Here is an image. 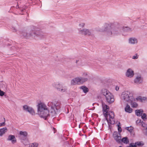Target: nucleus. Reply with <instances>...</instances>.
<instances>
[{"mask_svg": "<svg viewBox=\"0 0 147 147\" xmlns=\"http://www.w3.org/2000/svg\"><path fill=\"white\" fill-rule=\"evenodd\" d=\"M48 105L50 107L48 110L46 105L44 102H40L37 105L38 114L40 117L45 120L49 115L55 116L57 111L60 108V104L59 103L55 104L50 102L48 103Z\"/></svg>", "mask_w": 147, "mask_h": 147, "instance_id": "nucleus-1", "label": "nucleus"}, {"mask_svg": "<svg viewBox=\"0 0 147 147\" xmlns=\"http://www.w3.org/2000/svg\"><path fill=\"white\" fill-rule=\"evenodd\" d=\"M120 98L122 102L124 103H129L131 107L136 108L138 104L134 99V94L130 91H125L123 92Z\"/></svg>", "mask_w": 147, "mask_h": 147, "instance_id": "nucleus-2", "label": "nucleus"}, {"mask_svg": "<svg viewBox=\"0 0 147 147\" xmlns=\"http://www.w3.org/2000/svg\"><path fill=\"white\" fill-rule=\"evenodd\" d=\"M102 106L103 111L106 113L105 115L109 127L111 125L115 123V121L114 113L112 111H110L107 113L109 111V107L103 103L102 104Z\"/></svg>", "mask_w": 147, "mask_h": 147, "instance_id": "nucleus-3", "label": "nucleus"}, {"mask_svg": "<svg viewBox=\"0 0 147 147\" xmlns=\"http://www.w3.org/2000/svg\"><path fill=\"white\" fill-rule=\"evenodd\" d=\"M110 24L105 23L104 25L103 29L101 30L102 32H105L109 36L112 35H115L118 34L120 32V29L118 27H115L113 28L111 27Z\"/></svg>", "mask_w": 147, "mask_h": 147, "instance_id": "nucleus-4", "label": "nucleus"}, {"mask_svg": "<svg viewBox=\"0 0 147 147\" xmlns=\"http://www.w3.org/2000/svg\"><path fill=\"white\" fill-rule=\"evenodd\" d=\"M100 92L101 94L105 97L106 101L107 102L111 104L114 102L115 99L113 95L107 89H102Z\"/></svg>", "mask_w": 147, "mask_h": 147, "instance_id": "nucleus-5", "label": "nucleus"}, {"mask_svg": "<svg viewBox=\"0 0 147 147\" xmlns=\"http://www.w3.org/2000/svg\"><path fill=\"white\" fill-rule=\"evenodd\" d=\"M55 87L61 93L66 92L67 90V87L63 83L59 82L54 83L53 84Z\"/></svg>", "mask_w": 147, "mask_h": 147, "instance_id": "nucleus-6", "label": "nucleus"}, {"mask_svg": "<svg viewBox=\"0 0 147 147\" xmlns=\"http://www.w3.org/2000/svg\"><path fill=\"white\" fill-rule=\"evenodd\" d=\"M27 133L26 131H20L19 132V138L21 140L22 142L25 145L29 143L27 138Z\"/></svg>", "mask_w": 147, "mask_h": 147, "instance_id": "nucleus-7", "label": "nucleus"}, {"mask_svg": "<svg viewBox=\"0 0 147 147\" xmlns=\"http://www.w3.org/2000/svg\"><path fill=\"white\" fill-rule=\"evenodd\" d=\"M78 30L79 34L84 35L91 36L92 34V30H91L86 28L81 29L78 28Z\"/></svg>", "mask_w": 147, "mask_h": 147, "instance_id": "nucleus-8", "label": "nucleus"}, {"mask_svg": "<svg viewBox=\"0 0 147 147\" xmlns=\"http://www.w3.org/2000/svg\"><path fill=\"white\" fill-rule=\"evenodd\" d=\"M23 109L24 110L28 112L30 114L32 115H34L35 112L34 109L31 107L27 105H24L23 106Z\"/></svg>", "mask_w": 147, "mask_h": 147, "instance_id": "nucleus-9", "label": "nucleus"}, {"mask_svg": "<svg viewBox=\"0 0 147 147\" xmlns=\"http://www.w3.org/2000/svg\"><path fill=\"white\" fill-rule=\"evenodd\" d=\"M125 75L127 77L130 78H132L134 75V72L132 69L129 68L126 71Z\"/></svg>", "mask_w": 147, "mask_h": 147, "instance_id": "nucleus-10", "label": "nucleus"}, {"mask_svg": "<svg viewBox=\"0 0 147 147\" xmlns=\"http://www.w3.org/2000/svg\"><path fill=\"white\" fill-rule=\"evenodd\" d=\"M128 42L130 45H137L138 42V40L136 38L131 37L128 39Z\"/></svg>", "mask_w": 147, "mask_h": 147, "instance_id": "nucleus-11", "label": "nucleus"}, {"mask_svg": "<svg viewBox=\"0 0 147 147\" xmlns=\"http://www.w3.org/2000/svg\"><path fill=\"white\" fill-rule=\"evenodd\" d=\"M38 34L37 32H35V31H32L26 34L25 36H24L25 37H34L35 36H37Z\"/></svg>", "mask_w": 147, "mask_h": 147, "instance_id": "nucleus-12", "label": "nucleus"}, {"mask_svg": "<svg viewBox=\"0 0 147 147\" xmlns=\"http://www.w3.org/2000/svg\"><path fill=\"white\" fill-rule=\"evenodd\" d=\"M8 141H11L12 143L14 144L16 143L17 140L14 135H10L8 137L7 139Z\"/></svg>", "mask_w": 147, "mask_h": 147, "instance_id": "nucleus-13", "label": "nucleus"}, {"mask_svg": "<svg viewBox=\"0 0 147 147\" xmlns=\"http://www.w3.org/2000/svg\"><path fill=\"white\" fill-rule=\"evenodd\" d=\"M143 81L142 78L140 75H138L136 77L135 80L134 82L137 84H139L141 83Z\"/></svg>", "mask_w": 147, "mask_h": 147, "instance_id": "nucleus-14", "label": "nucleus"}, {"mask_svg": "<svg viewBox=\"0 0 147 147\" xmlns=\"http://www.w3.org/2000/svg\"><path fill=\"white\" fill-rule=\"evenodd\" d=\"M71 84L73 85L80 84L79 76L76 77L72 80L71 81Z\"/></svg>", "mask_w": 147, "mask_h": 147, "instance_id": "nucleus-15", "label": "nucleus"}, {"mask_svg": "<svg viewBox=\"0 0 147 147\" xmlns=\"http://www.w3.org/2000/svg\"><path fill=\"white\" fill-rule=\"evenodd\" d=\"M8 129L6 127L0 129V137L3 136L7 131Z\"/></svg>", "mask_w": 147, "mask_h": 147, "instance_id": "nucleus-16", "label": "nucleus"}, {"mask_svg": "<svg viewBox=\"0 0 147 147\" xmlns=\"http://www.w3.org/2000/svg\"><path fill=\"white\" fill-rule=\"evenodd\" d=\"M125 110L126 112L131 113L132 112L133 110L130 107V106L127 104V105L125 108Z\"/></svg>", "mask_w": 147, "mask_h": 147, "instance_id": "nucleus-17", "label": "nucleus"}, {"mask_svg": "<svg viewBox=\"0 0 147 147\" xmlns=\"http://www.w3.org/2000/svg\"><path fill=\"white\" fill-rule=\"evenodd\" d=\"M134 99L136 101H139L143 102L146 99V98L145 97H142L140 96H139L136 98H134Z\"/></svg>", "mask_w": 147, "mask_h": 147, "instance_id": "nucleus-18", "label": "nucleus"}, {"mask_svg": "<svg viewBox=\"0 0 147 147\" xmlns=\"http://www.w3.org/2000/svg\"><path fill=\"white\" fill-rule=\"evenodd\" d=\"M79 77L80 84H82L87 81L88 80V78L83 77H82L81 76H79Z\"/></svg>", "mask_w": 147, "mask_h": 147, "instance_id": "nucleus-19", "label": "nucleus"}, {"mask_svg": "<svg viewBox=\"0 0 147 147\" xmlns=\"http://www.w3.org/2000/svg\"><path fill=\"white\" fill-rule=\"evenodd\" d=\"M143 112V111L142 109H138L135 111L136 114L138 116H140Z\"/></svg>", "mask_w": 147, "mask_h": 147, "instance_id": "nucleus-20", "label": "nucleus"}, {"mask_svg": "<svg viewBox=\"0 0 147 147\" xmlns=\"http://www.w3.org/2000/svg\"><path fill=\"white\" fill-rule=\"evenodd\" d=\"M136 123L139 125H141L142 126L145 127L146 126L145 124L141 121L140 119H138L136 121Z\"/></svg>", "mask_w": 147, "mask_h": 147, "instance_id": "nucleus-21", "label": "nucleus"}, {"mask_svg": "<svg viewBox=\"0 0 147 147\" xmlns=\"http://www.w3.org/2000/svg\"><path fill=\"white\" fill-rule=\"evenodd\" d=\"M80 88L82 90L83 92L85 93L86 94L88 92V89L85 86H82Z\"/></svg>", "mask_w": 147, "mask_h": 147, "instance_id": "nucleus-22", "label": "nucleus"}, {"mask_svg": "<svg viewBox=\"0 0 147 147\" xmlns=\"http://www.w3.org/2000/svg\"><path fill=\"white\" fill-rule=\"evenodd\" d=\"M121 142L127 144L129 143V140L127 137H125L121 139Z\"/></svg>", "mask_w": 147, "mask_h": 147, "instance_id": "nucleus-23", "label": "nucleus"}, {"mask_svg": "<svg viewBox=\"0 0 147 147\" xmlns=\"http://www.w3.org/2000/svg\"><path fill=\"white\" fill-rule=\"evenodd\" d=\"M119 135L117 136L115 138H114V139L118 143H121V137L120 133L119 134Z\"/></svg>", "mask_w": 147, "mask_h": 147, "instance_id": "nucleus-24", "label": "nucleus"}, {"mask_svg": "<svg viewBox=\"0 0 147 147\" xmlns=\"http://www.w3.org/2000/svg\"><path fill=\"white\" fill-rule=\"evenodd\" d=\"M124 30L126 32H130L132 30L133 28L128 27H125L123 28Z\"/></svg>", "mask_w": 147, "mask_h": 147, "instance_id": "nucleus-25", "label": "nucleus"}, {"mask_svg": "<svg viewBox=\"0 0 147 147\" xmlns=\"http://www.w3.org/2000/svg\"><path fill=\"white\" fill-rule=\"evenodd\" d=\"M89 74L87 72H84L82 74V77H83L87 78L88 79L89 78Z\"/></svg>", "mask_w": 147, "mask_h": 147, "instance_id": "nucleus-26", "label": "nucleus"}, {"mask_svg": "<svg viewBox=\"0 0 147 147\" xmlns=\"http://www.w3.org/2000/svg\"><path fill=\"white\" fill-rule=\"evenodd\" d=\"M136 146H142L144 144V143L143 142H136Z\"/></svg>", "mask_w": 147, "mask_h": 147, "instance_id": "nucleus-27", "label": "nucleus"}, {"mask_svg": "<svg viewBox=\"0 0 147 147\" xmlns=\"http://www.w3.org/2000/svg\"><path fill=\"white\" fill-rule=\"evenodd\" d=\"M85 26V24L84 22H80L79 23L78 25L79 28H82L84 27Z\"/></svg>", "mask_w": 147, "mask_h": 147, "instance_id": "nucleus-28", "label": "nucleus"}, {"mask_svg": "<svg viewBox=\"0 0 147 147\" xmlns=\"http://www.w3.org/2000/svg\"><path fill=\"white\" fill-rule=\"evenodd\" d=\"M38 146V144L36 143H32L30 145V147H37Z\"/></svg>", "mask_w": 147, "mask_h": 147, "instance_id": "nucleus-29", "label": "nucleus"}, {"mask_svg": "<svg viewBox=\"0 0 147 147\" xmlns=\"http://www.w3.org/2000/svg\"><path fill=\"white\" fill-rule=\"evenodd\" d=\"M141 116L142 118L144 120L146 119L147 118L146 115L145 113H143Z\"/></svg>", "mask_w": 147, "mask_h": 147, "instance_id": "nucleus-30", "label": "nucleus"}, {"mask_svg": "<svg viewBox=\"0 0 147 147\" xmlns=\"http://www.w3.org/2000/svg\"><path fill=\"white\" fill-rule=\"evenodd\" d=\"M138 57L139 55L138 54L136 53L132 56V58L133 59H138Z\"/></svg>", "mask_w": 147, "mask_h": 147, "instance_id": "nucleus-31", "label": "nucleus"}, {"mask_svg": "<svg viewBox=\"0 0 147 147\" xmlns=\"http://www.w3.org/2000/svg\"><path fill=\"white\" fill-rule=\"evenodd\" d=\"M126 129L131 132L132 131L133 129V128L132 127L130 126V127H126Z\"/></svg>", "mask_w": 147, "mask_h": 147, "instance_id": "nucleus-32", "label": "nucleus"}, {"mask_svg": "<svg viewBox=\"0 0 147 147\" xmlns=\"http://www.w3.org/2000/svg\"><path fill=\"white\" fill-rule=\"evenodd\" d=\"M119 135V134L117 132H114L113 133V137L114 138H115L116 137H117V136Z\"/></svg>", "mask_w": 147, "mask_h": 147, "instance_id": "nucleus-33", "label": "nucleus"}, {"mask_svg": "<svg viewBox=\"0 0 147 147\" xmlns=\"http://www.w3.org/2000/svg\"><path fill=\"white\" fill-rule=\"evenodd\" d=\"M129 146L130 147H136V142L135 143H131L130 144Z\"/></svg>", "mask_w": 147, "mask_h": 147, "instance_id": "nucleus-34", "label": "nucleus"}, {"mask_svg": "<svg viewBox=\"0 0 147 147\" xmlns=\"http://www.w3.org/2000/svg\"><path fill=\"white\" fill-rule=\"evenodd\" d=\"M143 130L144 134L146 135L147 136V127L144 128Z\"/></svg>", "mask_w": 147, "mask_h": 147, "instance_id": "nucleus-35", "label": "nucleus"}, {"mask_svg": "<svg viewBox=\"0 0 147 147\" xmlns=\"http://www.w3.org/2000/svg\"><path fill=\"white\" fill-rule=\"evenodd\" d=\"M4 119L5 120V121L4 122H3L2 123H0V127H2L3 126H4L5 125V119L4 118Z\"/></svg>", "mask_w": 147, "mask_h": 147, "instance_id": "nucleus-36", "label": "nucleus"}, {"mask_svg": "<svg viewBox=\"0 0 147 147\" xmlns=\"http://www.w3.org/2000/svg\"><path fill=\"white\" fill-rule=\"evenodd\" d=\"M5 94V92H3L0 89V96H3Z\"/></svg>", "mask_w": 147, "mask_h": 147, "instance_id": "nucleus-37", "label": "nucleus"}, {"mask_svg": "<svg viewBox=\"0 0 147 147\" xmlns=\"http://www.w3.org/2000/svg\"><path fill=\"white\" fill-rule=\"evenodd\" d=\"M118 126V132L120 133L122 131L121 129V127H119V125Z\"/></svg>", "mask_w": 147, "mask_h": 147, "instance_id": "nucleus-38", "label": "nucleus"}, {"mask_svg": "<svg viewBox=\"0 0 147 147\" xmlns=\"http://www.w3.org/2000/svg\"><path fill=\"white\" fill-rule=\"evenodd\" d=\"M119 89V87L118 86H116L115 87V90L116 91H118Z\"/></svg>", "mask_w": 147, "mask_h": 147, "instance_id": "nucleus-39", "label": "nucleus"}, {"mask_svg": "<svg viewBox=\"0 0 147 147\" xmlns=\"http://www.w3.org/2000/svg\"><path fill=\"white\" fill-rule=\"evenodd\" d=\"M78 61H79V60H76V63H78Z\"/></svg>", "mask_w": 147, "mask_h": 147, "instance_id": "nucleus-40", "label": "nucleus"}, {"mask_svg": "<svg viewBox=\"0 0 147 147\" xmlns=\"http://www.w3.org/2000/svg\"><path fill=\"white\" fill-rule=\"evenodd\" d=\"M119 147H122L121 146H119Z\"/></svg>", "mask_w": 147, "mask_h": 147, "instance_id": "nucleus-41", "label": "nucleus"}, {"mask_svg": "<svg viewBox=\"0 0 147 147\" xmlns=\"http://www.w3.org/2000/svg\"><path fill=\"white\" fill-rule=\"evenodd\" d=\"M127 147H130L129 146H128Z\"/></svg>", "mask_w": 147, "mask_h": 147, "instance_id": "nucleus-42", "label": "nucleus"}]
</instances>
